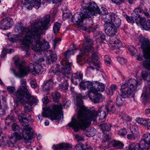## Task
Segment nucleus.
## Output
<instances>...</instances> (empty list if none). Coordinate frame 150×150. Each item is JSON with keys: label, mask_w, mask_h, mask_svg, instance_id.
Instances as JSON below:
<instances>
[{"label": "nucleus", "mask_w": 150, "mask_h": 150, "mask_svg": "<svg viewBox=\"0 0 150 150\" xmlns=\"http://www.w3.org/2000/svg\"><path fill=\"white\" fill-rule=\"evenodd\" d=\"M2 134V132L1 128L0 127V146H5V140L6 139L5 137L3 136H1V134Z\"/></svg>", "instance_id": "obj_39"}, {"label": "nucleus", "mask_w": 150, "mask_h": 150, "mask_svg": "<svg viewBox=\"0 0 150 150\" xmlns=\"http://www.w3.org/2000/svg\"><path fill=\"white\" fill-rule=\"evenodd\" d=\"M60 24L59 23H56L54 25L53 30L54 33L58 32L60 28Z\"/></svg>", "instance_id": "obj_50"}, {"label": "nucleus", "mask_w": 150, "mask_h": 150, "mask_svg": "<svg viewBox=\"0 0 150 150\" xmlns=\"http://www.w3.org/2000/svg\"><path fill=\"white\" fill-rule=\"evenodd\" d=\"M103 132L104 133L105 131H109L111 129V125L109 123H103L100 125Z\"/></svg>", "instance_id": "obj_30"}, {"label": "nucleus", "mask_w": 150, "mask_h": 150, "mask_svg": "<svg viewBox=\"0 0 150 150\" xmlns=\"http://www.w3.org/2000/svg\"><path fill=\"white\" fill-rule=\"evenodd\" d=\"M107 15L104 18L105 24H109V23H112L114 16H112L111 15Z\"/></svg>", "instance_id": "obj_36"}, {"label": "nucleus", "mask_w": 150, "mask_h": 150, "mask_svg": "<svg viewBox=\"0 0 150 150\" xmlns=\"http://www.w3.org/2000/svg\"><path fill=\"white\" fill-rule=\"evenodd\" d=\"M83 150H93V148L88 145H83Z\"/></svg>", "instance_id": "obj_64"}, {"label": "nucleus", "mask_w": 150, "mask_h": 150, "mask_svg": "<svg viewBox=\"0 0 150 150\" xmlns=\"http://www.w3.org/2000/svg\"><path fill=\"white\" fill-rule=\"evenodd\" d=\"M74 53L73 50H67L66 52L64 54V55L65 57V58L63 59H65L67 61V62H68L69 60L68 58H69L71 54H73Z\"/></svg>", "instance_id": "obj_45"}, {"label": "nucleus", "mask_w": 150, "mask_h": 150, "mask_svg": "<svg viewBox=\"0 0 150 150\" xmlns=\"http://www.w3.org/2000/svg\"><path fill=\"white\" fill-rule=\"evenodd\" d=\"M15 64L19 69L18 74L21 77H23L26 75L29 72H35V66L33 64H30L27 67H26L23 62H20L18 60L15 61Z\"/></svg>", "instance_id": "obj_6"}, {"label": "nucleus", "mask_w": 150, "mask_h": 150, "mask_svg": "<svg viewBox=\"0 0 150 150\" xmlns=\"http://www.w3.org/2000/svg\"><path fill=\"white\" fill-rule=\"evenodd\" d=\"M145 123L144 125L146 127L147 129H150V120L149 119L145 120Z\"/></svg>", "instance_id": "obj_58"}, {"label": "nucleus", "mask_w": 150, "mask_h": 150, "mask_svg": "<svg viewBox=\"0 0 150 150\" xmlns=\"http://www.w3.org/2000/svg\"><path fill=\"white\" fill-rule=\"evenodd\" d=\"M144 8L143 4H141L139 7L134 10L132 14L134 16L137 15L140 17L144 15L147 18H150V15L147 11V9Z\"/></svg>", "instance_id": "obj_11"}, {"label": "nucleus", "mask_w": 150, "mask_h": 150, "mask_svg": "<svg viewBox=\"0 0 150 150\" xmlns=\"http://www.w3.org/2000/svg\"><path fill=\"white\" fill-rule=\"evenodd\" d=\"M109 46L112 50L119 49L122 47V42L117 38H111L109 42Z\"/></svg>", "instance_id": "obj_16"}, {"label": "nucleus", "mask_w": 150, "mask_h": 150, "mask_svg": "<svg viewBox=\"0 0 150 150\" xmlns=\"http://www.w3.org/2000/svg\"><path fill=\"white\" fill-rule=\"evenodd\" d=\"M12 129L13 131H18L20 133H22L23 130L20 128L19 126L16 123H13L12 125Z\"/></svg>", "instance_id": "obj_41"}, {"label": "nucleus", "mask_w": 150, "mask_h": 150, "mask_svg": "<svg viewBox=\"0 0 150 150\" xmlns=\"http://www.w3.org/2000/svg\"><path fill=\"white\" fill-rule=\"evenodd\" d=\"M139 137V133L136 130L132 132V134H129L127 135V138L128 139L135 140Z\"/></svg>", "instance_id": "obj_29"}, {"label": "nucleus", "mask_w": 150, "mask_h": 150, "mask_svg": "<svg viewBox=\"0 0 150 150\" xmlns=\"http://www.w3.org/2000/svg\"><path fill=\"white\" fill-rule=\"evenodd\" d=\"M61 67L58 64H56L53 67L52 70V72L54 74L58 75L60 72Z\"/></svg>", "instance_id": "obj_43"}, {"label": "nucleus", "mask_w": 150, "mask_h": 150, "mask_svg": "<svg viewBox=\"0 0 150 150\" xmlns=\"http://www.w3.org/2000/svg\"><path fill=\"white\" fill-rule=\"evenodd\" d=\"M42 70V66L40 64L38 63L35 65V72L36 73L39 74L41 72L42 70Z\"/></svg>", "instance_id": "obj_46"}, {"label": "nucleus", "mask_w": 150, "mask_h": 150, "mask_svg": "<svg viewBox=\"0 0 150 150\" xmlns=\"http://www.w3.org/2000/svg\"><path fill=\"white\" fill-rule=\"evenodd\" d=\"M149 147H147V146L143 145L142 143L139 144V147L138 148V150H149Z\"/></svg>", "instance_id": "obj_53"}, {"label": "nucleus", "mask_w": 150, "mask_h": 150, "mask_svg": "<svg viewBox=\"0 0 150 150\" xmlns=\"http://www.w3.org/2000/svg\"><path fill=\"white\" fill-rule=\"evenodd\" d=\"M8 91L11 94L13 93L14 95V92L16 91L15 88L14 87L8 86L7 88Z\"/></svg>", "instance_id": "obj_52"}, {"label": "nucleus", "mask_w": 150, "mask_h": 150, "mask_svg": "<svg viewBox=\"0 0 150 150\" xmlns=\"http://www.w3.org/2000/svg\"><path fill=\"white\" fill-rule=\"evenodd\" d=\"M22 138L21 135L16 132L12 134L9 138L15 144L18 140L21 139Z\"/></svg>", "instance_id": "obj_27"}, {"label": "nucleus", "mask_w": 150, "mask_h": 150, "mask_svg": "<svg viewBox=\"0 0 150 150\" xmlns=\"http://www.w3.org/2000/svg\"><path fill=\"white\" fill-rule=\"evenodd\" d=\"M26 132V131L23 132V130L22 133L23 137L25 140L30 142L32 140H33V139L35 137L34 135L32 133H29L30 132L28 133Z\"/></svg>", "instance_id": "obj_25"}, {"label": "nucleus", "mask_w": 150, "mask_h": 150, "mask_svg": "<svg viewBox=\"0 0 150 150\" xmlns=\"http://www.w3.org/2000/svg\"><path fill=\"white\" fill-rule=\"evenodd\" d=\"M104 26L105 33L109 36H113L117 32V28L112 23L104 24Z\"/></svg>", "instance_id": "obj_12"}, {"label": "nucleus", "mask_w": 150, "mask_h": 150, "mask_svg": "<svg viewBox=\"0 0 150 150\" xmlns=\"http://www.w3.org/2000/svg\"><path fill=\"white\" fill-rule=\"evenodd\" d=\"M61 63L62 67H61L60 73L64 76L70 74L71 69V63H69L65 59H62L61 62Z\"/></svg>", "instance_id": "obj_13"}, {"label": "nucleus", "mask_w": 150, "mask_h": 150, "mask_svg": "<svg viewBox=\"0 0 150 150\" xmlns=\"http://www.w3.org/2000/svg\"><path fill=\"white\" fill-rule=\"evenodd\" d=\"M82 95L79 94L76 96V105L79 107L78 111L77 119H72L69 123V126L73 127L75 132H77L80 129L84 130L90 125L92 121H95L97 116L105 117L106 114V112L102 109V107L99 110V112L94 110H90L87 108L81 107L83 104Z\"/></svg>", "instance_id": "obj_1"}, {"label": "nucleus", "mask_w": 150, "mask_h": 150, "mask_svg": "<svg viewBox=\"0 0 150 150\" xmlns=\"http://www.w3.org/2000/svg\"><path fill=\"white\" fill-rule=\"evenodd\" d=\"M24 27L23 24L22 23H18L16 25L15 28V31L20 33Z\"/></svg>", "instance_id": "obj_42"}, {"label": "nucleus", "mask_w": 150, "mask_h": 150, "mask_svg": "<svg viewBox=\"0 0 150 150\" xmlns=\"http://www.w3.org/2000/svg\"><path fill=\"white\" fill-rule=\"evenodd\" d=\"M6 143V144L5 143V145H6L8 147H12L15 144V143H14V142H13V141H11V139H9L7 141Z\"/></svg>", "instance_id": "obj_55"}, {"label": "nucleus", "mask_w": 150, "mask_h": 150, "mask_svg": "<svg viewBox=\"0 0 150 150\" xmlns=\"http://www.w3.org/2000/svg\"><path fill=\"white\" fill-rule=\"evenodd\" d=\"M71 146L68 144L62 143L60 144L54 145L52 148L55 150H70Z\"/></svg>", "instance_id": "obj_20"}, {"label": "nucleus", "mask_w": 150, "mask_h": 150, "mask_svg": "<svg viewBox=\"0 0 150 150\" xmlns=\"http://www.w3.org/2000/svg\"><path fill=\"white\" fill-rule=\"evenodd\" d=\"M30 117H28V118L23 119L19 120L20 122L22 124V125L24 126L23 128V132L25 131H26L27 133H29L30 132L31 130L30 128L28 126L30 122Z\"/></svg>", "instance_id": "obj_19"}, {"label": "nucleus", "mask_w": 150, "mask_h": 150, "mask_svg": "<svg viewBox=\"0 0 150 150\" xmlns=\"http://www.w3.org/2000/svg\"><path fill=\"white\" fill-rule=\"evenodd\" d=\"M104 108L106 110L107 114L109 112H114L115 110L114 104L111 100L108 101Z\"/></svg>", "instance_id": "obj_23"}, {"label": "nucleus", "mask_w": 150, "mask_h": 150, "mask_svg": "<svg viewBox=\"0 0 150 150\" xmlns=\"http://www.w3.org/2000/svg\"><path fill=\"white\" fill-rule=\"evenodd\" d=\"M125 100H123L120 96L118 95L116 100V105L118 107L122 105L125 103Z\"/></svg>", "instance_id": "obj_38"}, {"label": "nucleus", "mask_w": 150, "mask_h": 150, "mask_svg": "<svg viewBox=\"0 0 150 150\" xmlns=\"http://www.w3.org/2000/svg\"><path fill=\"white\" fill-rule=\"evenodd\" d=\"M91 97L90 95L89 96L90 99L92 101L96 103L99 102H102L104 100V98L101 94L98 93H92Z\"/></svg>", "instance_id": "obj_18"}, {"label": "nucleus", "mask_w": 150, "mask_h": 150, "mask_svg": "<svg viewBox=\"0 0 150 150\" xmlns=\"http://www.w3.org/2000/svg\"><path fill=\"white\" fill-rule=\"evenodd\" d=\"M20 82L22 86L19 87L17 90L14 93V95L17 97L19 101H24L27 100V103L30 105L37 103L38 99L34 98L33 96H31L27 89L25 86L26 84V79H22Z\"/></svg>", "instance_id": "obj_4"}, {"label": "nucleus", "mask_w": 150, "mask_h": 150, "mask_svg": "<svg viewBox=\"0 0 150 150\" xmlns=\"http://www.w3.org/2000/svg\"><path fill=\"white\" fill-rule=\"evenodd\" d=\"M76 75V77L78 78V79H82L83 77V74L82 73L80 72H77L74 74Z\"/></svg>", "instance_id": "obj_63"}, {"label": "nucleus", "mask_w": 150, "mask_h": 150, "mask_svg": "<svg viewBox=\"0 0 150 150\" xmlns=\"http://www.w3.org/2000/svg\"><path fill=\"white\" fill-rule=\"evenodd\" d=\"M145 120H144L143 118H139L137 120V122L140 125H144V123H145Z\"/></svg>", "instance_id": "obj_60"}, {"label": "nucleus", "mask_w": 150, "mask_h": 150, "mask_svg": "<svg viewBox=\"0 0 150 150\" xmlns=\"http://www.w3.org/2000/svg\"><path fill=\"white\" fill-rule=\"evenodd\" d=\"M133 80H136L134 79H130L129 80L126 81L124 84L122 85V86L121 88V89L122 90H125L127 88V89L126 90H130V88H128L129 87L130 85V81H132Z\"/></svg>", "instance_id": "obj_35"}, {"label": "nucleus", "mask_w": 150, "mask_h": 150, "mask_svg": "<svg viewBox=\"0 0 150 150\" xmlns=\"http://www.w3.org/2000/svg\"><path fill=\"white\" fill-rule=\"evenodd\" d=\"M130 84L128 87V88H130V90H122L121 93L118 95L120 96L123 98H126L133 97L134 91L137 88V85L140 84L139 82L137 80L130 81Z\"/></svg>", "instance_id": "obj_7"}, {"label": "nucleus", "mask_w": 150, "mask_h": 150, "mask_svg": "<svg viewBox=\"0 0 150 150\" xmlns=\"http://www.w3.org/2000/svg\"><path fill=\"white\" fill-rule=\"evenodd\" d=\"M110 139L111 137L109 134H107L104 133L103 135L102 142L105 143L106 142H108Z\"/></svg>", "instance_id": "obj_47"}, {"label": "nucleus", "mask_w": 150, "mask_h": 150, "mask_svg": "<svg viewBox=\"0 0 150 150\" xmlns=\"http://www.w3.org/2000/svg\"><path fill=\"white\" fill-rule=\"evenodd\" d=\"M128 49L132 55H135L137 52V50L133 46L129 45L128 47Z\"/></svg>", "instance_id": "obj_48"}, {"label": "nucleus", "mask_w": 150, "mask_h": 150, "mask_svg": "<svg viewBox=\"0 0 150 150\" xmlns=\"http://www.w3.org/2000/svg\"><path fill=\"white\" fill-rule=\"evenodd\" d=\"M132 14V15L134 16L129 17L127 15H124V17L128 22L131 23H134L135 21V22L136 23L137 21H139V18H140V17L137 16V15L134 16Z\"/></svg>", "instance_id": "obj_28"}, {"label": "nucleus", "mask_w": 150, "mask_h": 150, "mask_svg": "<svg viewBox=\"0 0 150 150\" xmlns=\"http://www.w3.org/2000/svg\"><path fill=\"white\" fill-rule=\"evenodd\" d=\"M93 3H95L94 2L91 3V0H83L81 5V11H83L84 13L87 12L89 14H91L92 11L93 10L94 8L92 9L90 8V6Z\"/></svg>", "instance_id": "obj_14"}, {"label": "nucleus", "mask_w": 150, "mask_h": 150, "mask_svg": "<svg viewBox=\"0 0 150 150\" xmlns=\"http://www.w3.org/2000/svg\"><path fill=\"white\" fill-rule=\"evenodd\" d=\"M33 1H34V7L37 9H38L41 5V0H33Z\"/></svg>", "instance_id": "obj_51"}, {"label": "nucleus", "mask_w": 150, "mask_h": 150, "mask_svg": "<svg viewBox=\"0 0 150 150\" xmlns=\"http://www.w3.org/2000/svg\"><path fill=\"white\" fill-rule=\"evenodd\" d=\"M28 113L24 112L23 113H22L21 115H19L18 119L19 120H22L27 118L28 117H30Z\"/></svg>", "instance_id": "obj_49"}, {"label": "nucleus", "mask_w": 150, "mask_h": 150, "mask_svg": "<svg viewBox=\"0 0 150 150\" xmlns=\"http://www.w3.org/2000/svg\"><path fill=\"white\" fill-rule=\"evenodd\" d=\"M90 7V8L92 9L94 8V9L93 11H92L91 14L88 16V17H91L93 16H96L97 14L101 15H106L108 14V11L106 8L102 7L101 9H99V8L97 6L96 3H93Z\"/></svg>", "instance_id": "obj_10"}, {"label": "nucleus", "mask_w": 150, "mask_h": 150, "mask_svg": "<svg viewBox=\"0 0 150 150\" xmlns=\"http://www.w3.org/2000/svg\"><path fill=\"white\" fill-rule=\"evenodd\" d=\"M142 139V140L140 142L139 144L142 143L143 145H145L147 146V147H149L150 145V133L144 134Z\"/></svg>", "instance_id": "obj_22"}, {"label": "nucleus", "mask_w": 150, "mask_h": 150, "mask_svg": "<svg viewBox=\"0 0 150 150\" xmlns=\"http://www.w3.org/2000/svg\"><path fill=\"white\" fill-rule=\"evenodd\" d=\"M50 16L49 15H45L41 20L40 25H37L40 21V19H35L31 23V33L33 35H37L35 36V39L41 38V35L45 34V30H47L49 27L48 25L50 21Z\"/></svg>", "instance_id": "obj_3"}, {"label": "nucleus", "mask_w": 150, "mask_h": 150, "mask_svg": "<svg viewBox=\"0 0 150 150\" xmlns=\"http://www.w3.org/2000/svg\"><path fill=\"white\" fill-rule=\"evenodd\" d=\"M54 83L52 78L47 80L43 85L42 88L43 90L44 91H47L49 90L52 87V86Z\"/></svg>", "instance_id": "obj_26"}, {"label": "nucleus", "mask_w": 150, "mask_h": 150, "mask_svg": "<svg viewBox=\"0 0 150 150\" xmlns=\"http://www.w3.org/2000/svg\"><path fill=\"white\" fill-rule=\"evenodd\" d=\"M94 85L93 90H94L96 91H103L104 90L105 86L102 83H100L95 85L94 84Z\"/></svg>", "instance_id": "obj_31"}, {"label": "nucleus", "mask_w": 150, "mask_h": 150, "mask_svg": "<svg viewBox=\"0 0 150 150\" xmlns=\"http://www.w3.org/2000/svg\"><path fill=\"white\" fill-rule=\"evenodd\" d=\"M112 19L113 20L112 23L116 27V28H118L121 24V20L117 16H114Z\"/></svg>", "instance_id": "obj_32"}, {"label": "nucleus", "mask_w": 150, "mask_h": 150, "mask_svg": "<svg viewBox=\"0 0 150 150\" xmlns=\"http://www.w3.org/2000/svg\"><path fill=\"white\" fill-rule=\"evenodd\" d=\"M126 130L124 128L120 129L119 131V134L120 135L124 136L127 134Z\"/></svg>", "instance_id": "obj_59"}, {"label": "nucleus", "mask_w": 150, "mask_h": 150, "mask_svg": "<svg viewBox=\"0 0 150 150\" xmlns=\"http://www.w3.org/2000/svg\"><path fill=\"white\" fill-rule=\"evenodd\" d=\"M139 146V143L133 144L130 145L127 148V150H138Z\"/></svg>", "instance_id": "obj_40"}, {"label": "nucleus", "mask_w": 150, "mask_h": 150, "mask_svg": "<svg viewBox=\"0 0 150 150\" xmlns=\"http://www.w3.org/2000/svg\"><path fill=\"white\" fill-rule=\"evenodd\" d=\"M112 146L116 149H121L123 147L124 144L119 141H114L112 143Z\"/></svg>", "instance_id": "obj_37"}, {"label": "nucleus", "mask_w": 150, "mask_h": 150, "mask_svg": "<svg viewBox=\"0 0 150 150\" xmlns=\"http://www.w3.org/2000/svg\"><path fill=\"white\" fill-rule=\"evenodd\" d=\"M69 84L67 82H64L59 85V88L61 91L66 90L68 89Z\"/></svg>", "instance_id": "obj_44"}, {"label": "nucleus", "mask_w": 150, "mask_h": 150, "mask_svg": "<svg viewBox=\"0 0 150 150\" xmlns=\"http://www.w3.org/2000/svg\"><path fill=\"white\" fill-rule=\"evenodd\" d=\"M33 1V0H22V2L24 5H27L28 4H30Z\"/></svg>", "instance_id": "obj_62"}, {"label": "nucleus", "mask_w": 150, "mask_h": 150, "mask_svg": "<svg viewBox=\"0 0 150 150\" xmlns=\"http://www.w3.org/2000/svg\"><path fill=\"white\" fill-rule=\"evenodd\" d=\"M83 144H77L74 148V150H83Z\"/></svg>", "instance_id": "obj_54"}, {"label": "nucleus", "mask_w": 150, "mask_h": 150, "mask_svg": "<svg viewBox=\"0 0 150 150\" xmlns=\"http://www.w3.org/2000/svg\"><path fill=\"white\" fill-rule=\"evenodd\" d=\"M62 108V105L59 103H58L57 105H54L52 106L51 109V112L50 115L51 120H58L61 118L62 114L61 111Z\"/></svg>", "instance_id": "obj_8"}, {"label": "nucleus", "mask_w": 150, "mask_h": 150, "mask_svg": "<svg viewBox=\"0 0 150 150\" xmlns=\"http://www.w3.org/2000/svg\"><path fill=\"white\" fill-rule=\"evenodd\" d=\"M75 138L76 141L79 142L84 140V137L82 136L76 134L75 135Z\"/></svg>", "instance_id": "obj_56"}, {"label": "nucleus", "mask_w": 150, "mask_h": 150, "mask_svg": "<svg viewBox=\"0 0 150 150\" xmlns=\"http://www.w3.org/2000/svg\"><path fill=\"white\" fill-rule=\"evenodd\" d=\"M91 58L93 60H96V62L91 61L89 62L90 66L88 68H91L92 69H98V68H100L99 64V62L97 60L98 58V54L96 53H93L92 54Z\"/></svg>", "instance_id": "obj_17"}, {"label": "nucleus", "mask_w": 150, "mask_h": 150, "mask_svg": "<svg viewBox=\"0 0 150 150\" xmlns=\"http://www.w3.org/2000/svg\"><path fill=\"white\" fill-rule=\"evenodd\" d=\"M85 44L83 45L82 49H81V53L77 56V62L79 64H84L85 63L84 57L82 56L87 52H93L94 50V49L91 45L93 44L92 40L90 39L88 36H85Z\"/></svg>", "instance_id": "obj_5"}, {"label": "nucleus", "mask_w": 150, "mask_h": 150, "mask_svg": "<svg viewBox=\"0 0 150 150\" xmlns=\"http://www.w3.org/2000/svg\"><path fill=\"white\" fill-rule=\"evenodd\" d=\"M90 15L87 12L84 13L83 11H81L80 13H77L72 16L71 20L74 23L80 25L82 23L84 18L91 17H88Z\"/></svg>", "instance_id": "obj_9"}, {"label": "nucleus", "mask_w": 150, "mask_h": 150, "mask_svg": "<svg viewBox=\"0 0 150 150\" xmlns=\"http://www.w3.org/2000/svg\"><path fill=\"white\" fill-rule=\"evenodd\" d=\"M13 24L12 19L9 17H6L0 22V28L6 30L11 27Z\"/></svg>", "instance_id": "obj_15"}, {"label": "nucleus", "mask_w": 150, "mask_h": 150, "mask_svg": "<svg viewBox=\"0 0 150 150\" xmlns=\"http://www.w3.org/2000/svg\"><path fill=\"white\" fill-rule=\"evenodd\" d=\"M50 56L47 57L46 60V64H50L51 63L55 61L57 59V57L56 54L52 51L50 52Z\"/></svg>", "instance_id": "obj_24"}, {"label": "nucleus", "mask_w": 150, "mask_h": 150, "mask_svg": "<svg viewBox=\"0 0 150 150\" xmlns=\"http://www.w3.org/2000/svg\"><path fill=\"white\" fill-rule=\"evenodd\" d=\"M79 79L76 77L74 75L72 76L71 81L73 83L75 84H78Z\"/></svg>", "instance_id": "obj_57"}, {"label": "nucleus", "mask_w": 150, "mask_h": 150, "mask_svg": "<svg viewBox=\"0 0 150 150\" xmlns=\"http://www.w3.org/2000/svg\"><path fill=\"white\" fill-rule=\"evenodd\" d=\"M31 106L25 105L24 106V111L25 112H30L32 110Z\"/></svg>", "instance_id": "obj_61"}, {"label": "nucleus", "mask_w": 150, "mask_h": 150, "mask_svg": "<svg viewBox=\"0 0 150 150\" xmlns=\"http://www.w3.org/2000/svg\"><path fill=\"white\" fill-rule=\"evenodd\" d=\"M53 100L55 102H58L60 97V94L57 92H53L51 93Z\"/></svg>", "instance_id": "obj_33"}, {"label": "nucleus", "mask_w": 150, "mask_h": 150, "mask_svg": "<svg viewBox=\"0 0 150 150\" xmlns=\"http://www.w3.org/2000/svg\"><path fill=\"white\" fill-rule=\"evenodd\" d=\"M32 30L31 28L30 30L27 28L24 27L21 33L22 35H26L22 41L24 45L25 49H26L25 50V53L27 56L29 54V48L30 45L33 42L32 37L34 39L35 44L34 45H33L31 46V48L35 51H43L45 49H48L49 47V45L48 42H42L40 40V38L35 39V36L36 35H32Z\"/></svg>", "instance_id": "obj_2"}, {"label": "nucleus", "mask_w": 150, "mask_h": 150, "mask_svg": "<svg viewBox=\"0 0 150 150\" xmlns=\"http://www.w3.org/2000/svg\"><path fill=\"white\" fill-rule=\"evenodd\" d=\"M79 85L81 87L83 88L84 89L87 88L91 90H93L94 86L91 82L85 81H81L79 84Z\"/></svg>", "instance_id": "obj_21"}, {"label": "nucleus", "mask_w": 150, "mask_h": 150, "mask_svg": "<svg viewBox=\"0 0 150 150\" xmlns=\"http://www.w3.org/2000/svg\"><path fill=\"white\" fill-rule=\"evenodd\" d=\"M86 135L88 137H93L94 136L96 132V130L94 127L88 129L86 131Z\"/></svg>", "instance_id": "obj_34"}]
</instances>
